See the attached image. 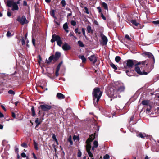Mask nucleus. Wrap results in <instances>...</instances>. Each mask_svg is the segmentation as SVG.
Here are the masks:
<instances>
[{
    "label": "nucleus",
    "instance_id": "1",
    "mask_svg": "<svg viewBox=\"0 0 159 159\" xmlns=\"http://www.w3.org/2000/svg\"><path fill=\"white\" fill-rule=\"evenodd\" d=\"M125 88L124 84L120 81L114 82L113 87L110 88L107 91V95L110 98H115L117 97L120 98L119 94L124 92Z\"/></svg>",
    "mask_w": 159,
    "mask_h": 159
},
{
    "label": "nucleus",
    "instance_id": "2",
    "mask_svg": "<svg viewBox=\"0 0 159 159\" xmlns=\"http://www.w3.org/2000/svg\"><path fill=\"white\" fill-rule=\"evenodd\" d=\"M102 93L100 91V88H95L93 93V101L95 106H96L102 95Z\"/></svg>",
    "mask_w": 159,
    "mask_h": 159
},
{
    "label": "nucleus",
    "instance_id": "3",
    "mask_svg": "<svg viewBox=\"0 0 159 159\" xmlns=\"http://www.w3.org/2000/svg\"><path fill=\"white\" fill-rule=\"evenodd\" d=\"M16 2H14V0H9L7 2V5L8 7H11L12 11H17L19 10L18 4L20 3V1L21 0H17Z\"/></svg>",
    "mask_w": 159,
    "mask_h": 159
},
{
    "label": "nucleus",
    "instance_id": "4",
    "mask_svg": "<svg viewBox=\"0 0 159 159\" xmlns=\"http://www.w3.org/2000/svg\"><path fill=\"white\" fill-rule=\"evenodd\" d=\"M87 144L86 146V150L89 156L91 157H93V155L90 152L91 148V143L89 142H86Z\"/></svg>",
    "mask_w": 159,
    "mask_h": 159
},
{
    "label": "nucleus",
    "instance_id": "5",
    "mask_svg": "<svg viewBox=\"0 0 159 159\" xmlns=\"http://www.w3.org/2000/svg\"><path fill=\"white\" fill-rule=\"evenodd\" d=\"M141 55L144 57H147L149 58H152L154 62H155V59L153 55L150 52H144L141 53Z\"/></svg>",
    "mask_w": 159,
    "mask_h": 159
},
{
    "label": "nucleus",
    "instance_id": "6",
    "mask_svg": "<svg viewBox=\"0 0 159 159\" xmlns=\"http://www.w3.org/2000/svg\"><path fill=\"white\" fill-rule=\"evenodd\" d=\"M17 20L20 22L22 25L25 24H26L28 23V21L26 20L25 17L24 16L21 17L20 16L18 17L17 19Z\"/></svg>",
    "mask_w": 159,
    "mask_h": 159
},
{
    "label": "nucleus",
    "instance_id": "7",
    "mask_svg": "<svg viewBox=\"0 0 159 159\" xmlns=\"http://www.w3.org/2000/svg\"><path fill=\"white\" fill-rule=\"evenodd\" d=\"M40 107L42 110L44 111H48L52 108L51 106L46 104L41 105Z\"/></svg>",
    "mask_w": 159,
    "mask_h": 159
},
{
    "label": "nucleus",
    "instance_id": "8",
    "mask_svg": "<svg viewBox=\"0 0 159 159\" xmlns=\"http://www.w3.org/2000/svg\"><path fill=\"white\" fill-rule=\"evenodd\" d=\"M135 70L136 72H137L138 74L140 75H146L148 74L149 73L148 72H145L144 71H143V72H141L140 71V68L137 66H135Z\"/></svg>",
    "mask_w": 159,
    "mask_h": 159
},
{
    "label": "nucleus",
    "instance_id": "9",
    "mask_svg": "<svg viewBox=\"0 0 159 159\" xmlns=\"http://www.w3.org/2000/svg\"><path fill=\"white\" fill-rule=\"evenodd\" d=\"M88 59L93 64H95L97 61V58L94 55H92L88 57Z\"/></svg>",
    "mask_w": 159,
    "mask_h": 159
},
{
    "label": "nucleus",
    "instance_id": "10",
    "mask_svg": "<svg viewBox=\"0 0 159 159\" xmlns=\"http://www.w3.org/2000/svg\"><path fill=\"white\" fill-rule=\"evenodd\" d=\"M60 37L56 35L55 34H53L52 36V39L51 40V42L53 43L55 41H57L59 39Z\"/></svg>",
    "mask_w": 159,
    "mask_h": 159
},
{
    "label": "nucleus",
    "instance_id": "11",
    "mask_svg": "<svg viewBox=\"0 0 159 159\" xmlns=\"http://www.w3.org/2000/svg\"><path fill=\"white\" fill-rule=\"evenodd\" d=\"M127 66L129 68H132L134 65L133 60H128L127 61Z\"/></svg>",
    "mask_w": 159,
    "mask_h": 159
},
{
    "label": "nucleus",
    "instance_id": "12",
    "mask_svg": "<svg viewBox=\"0 0 159 159\" xmlns=\"http://www.w3.org/2000/svg\"><path fill=\"white\" fill-rule=\"evenodd\" d=\"M61 56L60 52H56L55 55H54V62L57 61L60 58Z\"/></svg>",
    "mask_w": 159,
    "mask_h": 159
},
{
    "label": "nucleus",
    "instance_id": "13",
    "mask_svg": "<svg viewBox=\"0 0 159 159\" xmlns=\"http://www.w3.org/2000/svg\"><path fill=\"white\" fill-rule=\"evenodd\" d=\"M63 49L65 51L71 48V47L67 43H65L62 47Z\"/></svg>",
    "mask_w": 159,
    "mask_h": 159
},
{
    "label": "nucleus",
    "instance_id": "14",
    "mask_svg": "<svg viewBox=\"0 0 159 159\" xmlns=\"http://www.w3.org/2000/svg\"><path fill=\"white\" fill-rule=\"evenodd\" d=\"M102 39L103 41V45H106L107 42V39L106 36L103 34L101 35Z\"/></svg>",
    "mask_w": 159,
    "mask_h": 159
},
{
    "label": "nucleus",
    "instance_id": "15",
    "mask_svg": "<svg viewBox=\"0 0 159 159\" xmlns=\"http://www.w3.org/2000/svg\"><path fill=\"white\" fill-rule=\"evenodd\" d=\"M137 136L139 137V138H141L142 139H144L145 137H146L148 136L145 133H140L139 134H138L137 135Z\"/></svg>",
    "mask_w": 159,
    "mask_h": 159
},
{
    "label": "nucleus",
    "instance_id": "16",
    "mask_svg": "<svg viewBox=\"0 0 159 159\" xmlns=\"http://www.w3.org/2000/svg\"><path fill=\"white\" fill-rule=\"evenodd\" d=\"M87 29L88 33H91L92 34L93 33V30L92 29L90 25H88L87 27Z\"/></svg>",
    "mask_w": 159,
    "mask_h": 159
},
{
    "label": "nucleus",
    "instance_id": "17",
    "mask_svg": "<svg viewBox=\"0 0 159 159\" xmlns=\"http://www.w3.org/2000/svg\"><path fill=\"white\" fill-rule=\"evenodd\" d=\"M57 96L60 99H63L65 98V96L60 93H58L57 94Z\"/></svg>",
    "mask_w": 159,
    "mask_h": 159
},
{
    "label": "nucleus",
    "instance_id": "18",
    "mask_svg": "<svg viewBox=\"0 0 159 159\" xmlns=\"http://www.w3.org/2000/svg\"><path fill=\"white\" fill-rule=\"evenodd\" d=\"M54 55H52L50 56L48 58L49 61H48L47 60H46V62L47 64L50 63L52 60L54 61Z\"/></svg>",
    "mask_w": 159,
    "mask_h": 159
},
{
    "label": "nucleus",
    "instance_id": "19",
    "mask_svg": "<svg viewBox=\"0 0 159 159\" xmlns=\"http://www.w3.org/2000/svg\"><path fill=\"white\" fill-rule=\"evenodd\" d=\"M148 63V60H146L144 61H143L142 62H138L136 65H138L140 64H142V65H147Z\"/></svg>",
    "mask_w": 159,
    "mask_h": 159
},
{
    "label": "nucleus",
    "instance_id": "20",
    "mask_svg": "<svg viewBox=\"0 0 159 159\" xmlns=\"http://www.w3.org/2000/svg\"><path fill=\"white\" fill-rule=\"evenodd\" d=\"M93 145L92 147V150H93L94 148H96L98 146V143L97 141H94L93 142Z\"/></svg>",
    "mask_w": 159,
    "mask_h": 159
},
{
    "label": "nucleus",
    "instance_id": "21",
    "mask_svg": "<svg viewBox=\"0 0 159 159\" xmlns=\"http://www.w3.org/2000/svg\"><path fill=\"white\" fill-rule=\"evenodd\" d=\"M63 28L66 32L68 33L69 32V31L67 30L68 26L67 23H66L63 25Z\"/></svg>",
    "mask_w": 159,
    "mask_h": 159
},
{
    "label": "nucleus",
    "instance_id": "22",
    "mask_svg": "<svg viewBox=\"0 0 159 159\" xmlns=\"http://www.w3.org/2000/svg\"><path fill=\"white\" fill-rule=\"evenodd\" d=\"M79 57L82 60L83 63L85 62L86 59L84 55H80L79 56Z\"/></svg>",
    "mask_w": 159,
    "mask_h": 159
},
{
    "label": "nucleus",
    "instance_id": "23",
    "mask_svg": "<svg viewBox=\"0 0 159 159\" xmlns=\"http://www.w3.org/2000/svg\"><path fill=\"white\" fill-rule=\"evenodd\" d=\"M35 122L37 126L39 125L41 123L42 121L40 119L37 118L36 119Z\"/></svg>",
    "mask_w": 159,
    "mask_h": 159
},
{
    "label": "nucleus",
    "instance_id": "24",
    "mask_svg": "<svg viewBox=\"0 0 159 159\" xmlns=\"http://www.w3.org/2000/svg\"><path fill=\"white\" fill-rule=\"evenodd\" d=\"M131 22L133 25H134L136 27L138 26L139 25V23L137 22L135 20H131Z\"/></svg>",
    "mask_w": 159,
    "mask_h": 159
},
{
    "label": "nucleus",
    "instance_id": "25",
    "mask_svg": "<svg viewBox=\"0 0 159 159\" xmlns=\"http://www.w3.org/2000/svg\"><path fill=\"white\" fill-rule=\"evenodd\" d=\"M31 110L32 112V116L34 117L35 115V113L34 110V106H32L31 108Z\"/></svg>",
    "mask_w": 159,
    "mask_h": 159
},
{
    "label": "nucleus",
    "instance_id": "26",
    "mask_svg": "<svg viewBox=\"0 0 159 159\" xmlns=\"http://www.w3.org/2000/svg\"><path fill=\"white\" fill-rule=\"evenodd\" d=\"M57 44L60 47L61 46V44L62 43V41L61 40L60 38V39H59L58 40H57Z\"/></svg>",
    "mask_w": 159,
    "mask_h": 159
},
{
    "label": "nucleus",
    "instance_id": "27",
    "mask_svg": "<svg viewBox=\"0 0 159 159\" xmlns=\"http://www.w3.org/2000/svg\"><path fill=\"white\" fill-rule=\"evenodd\" d=\"M142 103L143 105H148L149 104V101L147 100H143L142 101Z\"/></svg>",
    "mask_w": 159,
    "mask_h": 159
},
{
    "label": "nucleus",
    "instance_id": "28",
    "mask_svg": "<svg viewBox=\"0 0 159 159\" xmlns=\"http://www.w3.org/2000/svg\"><path fill=\"white\" fill-rule=\"evenodd\" d=\"M94 138H93L92 136H90L86 140V142L91 143L94 139Z\"/></svg>",
    "mask_w": 159,
    "mask_h": 159
},
{
    "label": "nucleus",
    "instance_id": "29",
    "mask_svg": "<svg viewBox=\"0 0 159 159\" xmlns=\"http://www.w3.org/2000/svg\"><path fill=\"white\" fill-rule=\"evenodd\" d=\"M67 141L68 142L70 143L71 145H72L73 144V142L72 140V137L71 135H70L69 136L67 139Z\"/></svg>",
    "mask_w": 159,
    "mask_h": 159
},
{
    "label": "nucleus",
    "instance_id": "30",
    "mask_svg": "<svg viewBox=\"0 0 159 159\" xmlns=\"http://www.w3.org/2000/svg\"><path fill=\"white\" fill-rule=\"evenodd\" d=\"M110 66L111 67H112L113 69H115V70H117V68L116 66L113 63H111L110 64Z\"/></svg>",
    "mask_w": 159,
    "mask_h": 159
},
{
    "label": "nucleus",
    "instance_id": "31",
    "mask_svg": "<svg viewBox=\"0 0 159 159\" xmlns=\"http://www.w3.org/2000/svg\"><path fill=\"white\" fill-rule=\"evenodd\" d=\"M121 60V57L120 56H116L115 58L116 61L117 63L119 62Z\"/></svg>",
    "mask_w": 159,
    "mask_h": 159
},
{
    "label": "nucleus",
    "instance_id": "32",
    "mask_svg": "<svg viewBox=\"0 0 159 159\" xmlns=\"http://www.w3.org/2000/svg\"><path fill=\"white\" fill-rule=\"evenodd\" d=\"M102 6L105 10L108 9V6L107 4L105 2H103L102 4Z\"/></svg>",
    "mask_w": 159,
    "mask_h": 159
},
{
    "label": "nucleus",
    "instance_id": "33",
    "mask_svg": "<svg viewBox=\"0 0 159 159\" xmlns=\"http://www.w3.org/2000/svg\"><path fill=\"white\" fill-rule=\"evenodd\" d=\"M78 43L79 44V46L81 47H84V45L83 44L82 42L81 41H78Z\"/></svg>",
    "mask_w": 159,
    "mask_h": 159
},
{
    "label": "nucleus",
    "instance_id": "34",
    "mask_svg": "<svg viewBox=\"0 0 159 159\" xmlns=\"http://www.w3.org/2000/svg\"><path fill=\"white\" fill-rule=\"evenodd\" d=\"M61 3L63 7H65L66 4V2L65 0H62L61 1Z\"/></svg>",
    "mask_w": 159,
    "mask_h": 159
},
{
    "label": "nucleus",
    "instance_id": "35",
    "mask_svg": "<svg viewBox=\"0 0 159 159\" xmlns=\"http://www.w3.org/2000/svg\"><path fill=\"white\" fill-rule=\"evenodd\" d=\"M34 146L35 149L36 150H38V144L35 141H34Z\"/></svg>",
    "mask_w": 159,
    "mask_h": 159
},
{
    "label": "nucleus",
    "instance_id": "36",
    "mask_svg": "<svg viewBox=\"0 0 159 159\" xmlns=\"http://www.w3.org/2000/svg\"><path fill=\"white\" fill-rule=\"evenodd\" d=\"M21 146L22 147H23L24 148H27V146H28L27 144L25 143H22L21 144Z\"/></svg>",
    "mask_w": 159,
    "mask_h": 159
},
{
    "label": "nucleus",
    "instance_id": "37",
    "mask_svg": "<svg viewBox=\"0 0 159 159\" xmlns=\"http://www.w3.org/2000/svg\"><path fill=\"white\" fill-rule=\"evenodd\" d=\"M62 64V62H60L58 64V65H57V68H56L57 70H59L61 66V65Z\"/></svg>",
    "mask_w": 159,
    "mask_h": 159
},
{
    "label": "nucleus",
    "instance_id": "38",
    "mask_svg": "<svg viewBox=\"0 0 159 159\" xmlns=\"http://www.w3.org/2000/svg\"><path fill=\"white\" fill-rule=\"evenodd\" d=\"M8 93L10 94L14 95L15 94V92L12 90H9L8 91Z\"/></svg>",
    "mask_w": 159,
    "mask_h": 159
},
{
    "label": "nucleus",
    "instance_id": "39",
    "mask_svg": "<svg viewBox=\"0 0 159 159\" xmlns=\"http://www.w3.org/2000/svg\"><path fill=\"white\" fill-rule=\"evenodd\" d=\"M152 23L155 25L159 24V20L153 21Z\"/></svg>",
    "mask_w": 159,
    "mask_h": 159
},
{
    "label": "nucleus",
    "instance_id": "40",
    "mask_svg": "<svg viewBox=\"0 0 159 159\" xmlns=\"http://www.w3.org/2000/svg\"><path fill=\"white\" fill-rule=\"evenodd\" d=\"M82 31L84 36L86 37V36L85 34V30L84 28H82Z\"/></svg>",
    "mask_w": 159,
    "mask_h": 159
},
{
    "label": "nucleus",
    "instance_id": "41",
    "mask_svg": "<svg viewBox=\"0 0 159 159\" xmlns=\"http://www.w3.org/2000/svg\"><path fill=\"white\" fill-rule=\"evenodd\" d=\"M126 73L128 76H130L132 75L131 73L128 70H126Z\"/></svg>",
    "mask_w": 159,
    "mask_h": 159
},
{
    "label": "nucleus",
    "instance_id": "42",
    "mask_svg": "<svg viewBox=\"0 0 159 159\" xmlns=\"http://www.w3.org/2000/svg\"><path fill=\"white\" fill-rule=\"evenodd\" d=\"M109 158V156L108 154H106L103 157L104 159H108Z\"/></svg>",
    "mask_w": 159,
    "mask_h": 159
},
{
    "label": "nucleus",
    "instance_id": "43",
    "mask_svg": "<svg viewBox=\"0 0 159 159\" xmlns=\"http://www.w3.org/2000/svg\"><path fill=\"white\" fill-rule=\"evenodd\" d=\"M81 156V152L80 151V150H79L78 152V154H77V156L78 157H80Z\"/></svg>",
    "mask_w": 159,
    "mask_h": 159
},
{
    "label": "nucleus",
    "instance_id": "44",
    "mask_svg": "<svg viewBox=\"0 0 159 159\" xmlns=\"http://www.w3.org/2000/svg\"><path fill=\"white\" fill-rule=\"evenodd\" d=\"M21 42L22 45H24L25 43V41L23 37H22L21 39Z\"/></svg>",
    "mask_w": 159,
    "mask_h": 159
},
{
    "label": "nucleus",
    "instance_id": "45",
    "mask_svg": "<svg viewBox=\"0 0 159 159\" xmlns=\"http://www.w3.org/2000/svg\"><path fill=\"white\" fill-rule=\"evenodd\" d=\"M78 31H79V29H78V28L75 29V31L76 33H78V34H81L80 32H79Z\"/></svg>",
    "mask_w": 159,
    "mask_h": 159
},
{
    "label": "nucleus",
    "instance_id": "46",
    "mask_svg": "<svg viewBox=\"0 0 159 159\" xmlns=\"http://www.w3.org/2000/svg\"><path fill=\"white\" fill-rule=\"evenodd\" d=\"M84 9H85V12L86 13H87V14H89V12L88 10V9L86 7H84Z\"/></svg>",
    "mask_w": 159,
    "mask_h": 159
},
{
    "label": "nucleus",
    "instance_id": "47",
    "mask_svg": "<svg viewBox=\"0 0 159 159\" xmlns=\"http://www.w3.org/2000/svg\"><path fill=\"white\" fill-rule=\"evenodd\" d=\"M51 15H52L53 17H55L54 11L53 10H52L51 11Z\"/></svg>",
    "mask_w": 159,
    "mask_h": 159
},
{
    "label": "nucleus",
    "instance_id": "48",
    "mask_svg": "<svg viewBox=\"0 0 159 159\" xmlns=\"http://www.w3.org/2000/svg\"><path fill=\"white\" fill-rule=\"evenodd\" d=\"M7 36L8 37L11 36V33L9 31H8L7 34Z\"/></svg>",
    "mask_w": 159,
    "mask_h": 159
},
{
    "label": "nucleus",
    "instance_id": "49",
    "mask_svg": "<svg viewBox=\"0 0 159 159\" xmlns=\"http://www.w3.org/2000/svg\"><path fill=\"white\" fill-rule=\"evenodd\" d=\"M9 10H10L9 9H8V10L7 12V15L9 17H10V16H11V12L9 11Z\"/></svg>",
    "mask_w": 159,
    "mask_h": 159
},
{
    "label": "nucleus",
    "instance_id": "50",
    "mask_svg": "<svg viewBox=\"0 0 159 159\" xmlns=\"http://www.w3.org/2000/svg\"><path fill=\"white\" fill-rule=\"evenodd\" d=\"M52 138L53 139V140H57V139L56 138V136L54 134H53Z\"/></svg>",
    "mask_w": 159,
    "mask_h": 159
},
{
    "label": "nucleus",
    "instance_id": "51",
    "mask_svg": "<svg viewBox=\"0 0 159 159\" xmlns=\"http://www.w3.org/2000/svg\"><path fill=\"white\" fill-rule=\"evenodd\" d=\"M21 156L23 157H26L25 154L24 152L21 153Z\"/></svg>",
    "mask_w": 159,
    "mask_h": 159
},
{
    "label": "nucleus",
    "instance_id": "52",
    "mask_svg": "<svg viewBox=\"0 0 159 159\" xmlns=\"http://www.w3.org/2000/svg\"><path fill=\"white\" fill-rule=\"evenodd\" d=\"M125 38L129 40H130V37H129V35H128L127 34H126L125 35Z\"/></svg>",
    "mask_w": 159,
    "mask_h": 159
},
{
    "label": "nucleus",
    "instance_id": "53",
    "mask_svg": "<svg viewBox=\"0 0 159 159\" xmlns=\"http://www.w3.org/2000/svg\"><path fill=\"white\" fill-rule=\"evenodd\" d=\"M71 24L73 26H75L76 25V22L74 21H72L71 22Z\"/></svg>",
    "mask_w": 159,
    "mask_h": 159
},
{
    "label": "nucleus",
    "instance_id": "54",
    "mask_svg": "<svg viewBox=\"0 0 159 159\" xmlns=\"http://www.w3.org/2000/svg\"><path fill=\"white\" fill-rule=\"evenodd\" d=\"M59 70L56 69V73H55L56 76H58V75H59L58 72H59Z\"/></svg>",
    "mask_w": 159,
    "mask_h": 159
},
{
    "label": "nucleus",
    "instance_id": "55",
    "mask_svg": "<svg viewBox=\"0 0 159 159\" xmlns=\"http://www.w3.org/2000/svg\"><path fill=\"white\" fill-rule=\"evenodd\" d=\"M101 16L104 20H106V17L102 13H101Z\"/></svg>",
    "mask_w": 159,
    "mask_h": 159
},
{
    "label": "nucleus",
    "instance_id": "56",
    "mask_svg": "<svg viewBox=\"0 0 159 159\" xmlns=\"http://www.w3.org/2000/svg\"><path fill=\"white\" fill-rule=\"evenodd\" d=\"M69 35L70 37H73L74 36V33L73 32H70L69 34Z\"/></svg>",
    "mask_w": 159,
    "mask_h": 159
},
{
    "label": "nucleus",
    "instance_id": "57",
    "mask_svg": "<svg viewBox=\"0 0 159 159\" xmlns=\"http://www.w3.org/2000/svg\"><path fill=\"white\" fill-rule=\"evenodd\" d=\"M32 42L34 46L35 45V40L34 39H32Z\"/></svg>",
    "mask_w": 159,
    "mask_h": 159
},
{
    "label": "nucleus",
    "instance_id": "58",
    "mask_svg": "<svg viewBox=\"0 0 159 159\" xmlns=\"http://www.w3.org/2000/svg\"><path fill=\"white\" fill-rule=\"evenodd\" d=\"M32 155L33 156V157L34 159H37V157H36L35 154L34 153H33Z\"/></svg>",
    "mask_w": 159,
    "mask_h": 159
},
{
    "label": "nucleus",
    "instance_id": "59",
    "mask_svg": "<svg viewBox=\"0 0 159 159\" xmlns=\"http://www.w3.org/2000/svg\"><path fill=\"white\" fill-rule=\"evenodd\" d=\"M149 108H147L146 110L148 112H149L150 111V109H151V106H149Z\"/></svg>",
    "mask_w": 159,
    "mask_h": 159
},
{
    "label": "nucleus",
    "instance_id": "60",
    "mask_svg": "<svg viewBox=\"0 0 159 159\" xmlns=\"http://www.w3.org/2000/svg\"><path fill=\"white\" fill-rule=\"evenodd\" d=\"M4 117L3 114L0 111V117L2 118Z\"/></svg>",
    "mask_w": 159,
    "mask_h": 159
},
{
    "label": "nucleus",
    "instance_id": "61",
    "mask_svg": "<svg viewBox=\"0 0 159 159\" xmlns=\"http://www.w3.org/2000/svg\"><path fill=\"white\" fill-rule=\"evenodd\" d=\"M97 9L98 10V11L99 12H101L102 11L101 9V8L99 7H97Z\"/></svg>",
    "mask_w": 159,
    "mask_h": 159
},
{
    "label": "nucleus",
    "instance_id": "62",
    "mask_svg": "<svg viewBox=\"0 0 159 159\" xmlns=\"http://www.w3.org/2000/svg\"><path fill=\"white\" fill-rule=\"evenodd\" d=\"M27 2H26V1H23V5L24 6H26L27 5Z\"/></svg>",
    "mask_w": 159,
    "mask_h": 159
},
{
    "label": "nucleus",
    "instance_id": "63",
    "mask_svg": "<svg viewBox=\"0 0 159 159\" xmlns=\"http://www.w3.org/2000/svg\"><path fill=\"white\" fill-rule=\"evenodd\" d=\"M1 106L2 108L4 110V111H6V110L5 107L2 105Z\"/></svg>",
    "mask_w": 159,
    "mask_h": 159
},
{
    "label": "nucleus",
    "instance_id": "64",
    "mask_svg": "<svg viewBox=\"0 0 159 159\" xmlns=\"http://www.w3.org/2000/svg\"><path fill=\"white\" fill-rule=\"evenodd\" d=\"M12 116L13 118H15V116H16L15 114L14 113L12 112Z\"/></svg>",
    "mask_w": 159,
    "mask_h": 159
}]
</instances>
